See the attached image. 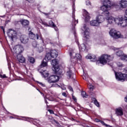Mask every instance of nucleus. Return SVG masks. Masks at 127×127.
Returning <instances> with one entry per match:
<instances>
[{
    "instance_id": "a18cd8bd",
    "label": "nucleus",
    "mask_w": 127,
    "mask_h": 127,
    "mask_svg": "<svg viewBox=\"0 0 127 127\" xmlns=\"http://www.w3.org/2000/svg\"><path fill=\"white\" fill-rule=\"evenodd\" d=\"M48 112H49L50 114H54V111H53V110H48Z\"/></svg>"
},
{
    "instance_id": "f03ea898",
    "label": "nucleus",
    "mask_w": 127,
    "mask_h": 127,
    "mask_svg": "<svg viewBox=\"0 0 127 127\" xmlns=\"http://www.w3.org/2000/svg\"><path fill=\"white\" fill-rule=\"evenodd\" d=\"M113 6L114 4L112 3L111 0H104L103 1V5L101 7V9L102 10V14L105 15V16H109L110 12H109V10L111 9V7Z\"/></svg>"
},
{
    "instance_id": "de8ad7c7",
    "label": "nucleus",
    "mask_w": 127,
    "mask_h": 127,
    "mask_svg": "<svg viewBox=\"0 0 127 127\" xmlns=\"http://www.w3.org/2000/svg\"><path fill=\"white\" fill-rule=\"evenodd\" d=\"M94 88V86H91L89 88L90 90L93 91V88Z\"/></svg>"
},
{
    "instance_id": "cd10ccee",
    "label": "nucleus",
    "mask_w": 127,
    "mask_h": 127,
    "mask_svg": "<svg viewBox=\"0 0 127 127\" xmlns=\"http://www.w3.org/2000/svg\"><path fill=\"white\" fill-rule=\"evenodd\" d=\"M121 60L123 61H127V55L125 54H123V56L121 57Z\"/></svg>"
},
{
    "instance_id": "c85d7f7f",
    "label": "nucleus",
    "mask_w": 127,
    "mask_h": 127,
    "mask_svg": "<svg viewBox=\"0 0 127 127\" xmlns=\"http://www.w3.org/2000/svg\"><path fill=\"white\" fill-rule=\"evenodd\" d=\"M116 55L117 56H119V57H122L124 55V53H123V51H119L117 52Z\"/></svg>"
},
{
    "instance_id": "49530a36",
    "label": "nucleus",
    "mask_w": 127,
    "mask_h": 127,
    "mask_svg": "<svg viewBox=\"0 0 127 127\" xmlns=\"http://www.w3.org/2000/svg\"><path fill=\"white\" fill-rule=\"evenodd\" d=\"M62 95L63 96H64V97H67V95H66V93L65 92H63Z\"/></svg>"
},
{
    "instance_id": "2eb2a0df",
    "label": "nucleus",
    "mask_w": 127,
    "mask_h": 127,
    "mask_svg": "<svg viewBox=\"0 0 127 127\" xmlns=\"http://www.w3.org/2000/svg\"><path fill=\"white\" fill-rule=\"evenodd\" d=\"M66 75L67 76L68 79H73V80H75V74L72 72L71 70H69L66 72Z\"/></svg>"
},
{
    "instance_id": "a211bd4d",
    "label": "nucleus",
    "mask_w": 127,
    "mask_h": 127,
    "mask_svg": "<svg viewBox=\"0 0 127 127\" xmlns=\"http://www.w3.org/2000/svg\"><path fill=\"white\" fill-rule=\"evenodd\" d=\"M90 25L92 26H99L100 23L97 20H94L90 21Z\"/></svg>"
},
{
    "instance_id": "2f4dec72",
    "label": "nucleus",
    "mask_w": 127,
    "mask_h": 127,
    "mask_svg": "<svg viewBox=\"0 0 127 127\" xmlns=\"http://www.w3.org/2000/svg\"><path fill=\"white\" fill-rule=\"evenodd\" d=\"M81 96L83 97V98H87V97H88L87 94L86 93V92L85 91L81 92Z\"/></svg>"
},
{
    "instance_id": "37998d69",
    "label": "nucleus",
    "mask_w": 127,
    "mask_h": 127,
    "mask_svg": "<svg viewBox=\"0 0 127 127\" xmlns=\"http://www.w3.org/2000/svg\"><path fill=\"white\" fill-rule=\"evenodd\" d=\"M68 89L70 91H71L73 93V92H74V91L73 90V88H72V87L71 86H68Z\"/></svg>"
},
{
    "instance_id": "f3484780",
    "label": "nucleus",
    "mask_w": 127,
    "mask_h": 127,
    "mask_svg": "<svg viewBox=\"0 0 127 127\" xmlns=\"http://www.w3.org/2000/svg\"><path fill=\"white\" fill-rule=\"evenodd\" d=\"M116 115L118 116H123L124 115V112H123V108L120 107L117 108L116 110Z\"/></svg>"
},
{
    "instance_id": "3c124183",
    "label": "nucleus",
    "mask_w": 127,
    "mask_h": 127,
    "mask_svg": "<svg viewBox=\"0 0 127 127\" xmlns=\"http://www.w3.org/2000/svg\"><path fill=\"white\" fill-rule=\"evenodd\" d=\"M0 28L3 30V33H4V28H3V26H0Z\"/></svg>"
},
{
    "instance_id": "aec40b11",
    "label": "nucleus",
    "mask_w": 127,
    "mask_h": 127,
    "mask_svg": "<svg viewBox=\"0 0 127 127\" xmlns=\"http://www.w3.org/2000/svg\"><path fill=\"white\" fill-rule=\"evenodd\" d=\"M96 20L99 23H102L105 20V18H104V16L103 15H99L97 18H96Z\"/></svg>"
},
{
    "instance_id": "1a4fd4ad",
    "label": "nucleus",
    "mask_w": 127,
    "mask_h": 127,
    "mask_svg": "<svg viewBox=\"0 0 127 127\" xmlns=\"http://www.w3.org/2000/svg\"><path fill=\"white\" fill-rule=\"evenodd\" d=\"M13 50L17 55L22 53L24 50L23 47L21 45H17L13 48Z\"/></svg>"
},
{
    "instance_id": "423d86ee",
    "label": "nucleus",
    "mask_w": 127,
    "mask_h": 127,
    "mask_svg": "<svg viewBox=\"0 0 127 127\" xmlns=\"http://www.w3.org/2000/svg\"><path fill=\"white\" fill-rule=\"evenodd\" d=\"M116 23H117L120 26L122 27H126L127 26V18L123 19V17L117 18L116 20Z\"/></svg>"
},
{
    "instance_id": "9b49d317",
    "label": "nucleus",
    "mask_w": 127,
    "mask_h": 127,
    "mask_svg": "<svg viewBox=\"0 0 127 127\" xmlns=\"http://www.w3.org/2000/svg\"><path fill=\"white\" fill-rule=\"evenodd\" d=\"M58 81H59V76L57 75H51L48 78L49 83H56Z\"/></svg>"
},
{
    "instance_id": "4468645a",
    "label": "nucleus",
    "mask_w": 127,
    "mask_h": 127,
    "mask_svg": "<svg viewBox=\"0 0 127 127\" xmlns=\"http://www.w3.org/2000/svg\"><path fill=\"white\" fill-rule=\"evenodd\" d=\"M17 59L20 63H24L25 62V58L21 54H18L17 55Z\"/></svg>"
},
{
    "instance_id": "69168bd1",
    "label": "nucleus",
    "mask_w": 127,
    "mask_h": 127,
    "mask_svg": "<svg viewBox=\"0 0 127 127\" xmlns=\"http://www.w3.org/2000/svg\"><path fill=\"white\" fill-rule=\"evenodd\" d=\"M47 107H48V105H47Z\"/></svg>"
},
{
    "instance_id": "6e6d98bb",
    "label": "nucleus",
    "mask_w": 127,
    "mask_h": 127,
    "mask_svg": "<svg viewBox=\"0 0 127 127\" xmlns=\"http://www.w3.org/2000/svg\"><path fill=\"white\" fill-rule=\"evenodd\" d=\"M44 13V14H45L46 16H47V15H49V13Z\"/></svg>"
},
{
    "instance_id": "7c9ffc66",
    "label": "nucleus",
    "mask_w": 127,
    "mask_h": 127,
    "mask_svg": "<svg viewBox=\"0 0 127 127\" xmlns=\"http://www.w3.org/2000/svg\"><path fill=\"white\" fill-rule=\"evenodd\" d=\"M46 66H47V62H42L41 64V67L42 68L43 67H46Z\"/></svg>"
},
{
    "instance_id": "0eeeda50",
    "label": "nucleus",
    "mask_w": 127,
    "mask_h": 127,
    "mask_svg": "<svg viewBox=\"0 0 127 127\" xmlns=\"http://www.w3.org/2000/svg\"><path fill=\"white\" fill-rule=\"evenodd\" d=\"M109 34L113 38H123V36L121 34V32L115 30V29H111L109 32Z\"/></svg>"
},
{
    "instance_id": "603ef678",
    "label": "nucleus",
    "mask_w": 127,
    "mask_h": 127,
    "mask_svg": "<svg viewBox=\"0 0 127 127\" xmlns=\"http://www.w3.org/2000/svg\"><path fill=\"white\" fill-rule=\"evenodd\" d=\"M41 86H42V87H45V84L42 83Z\"/></svg>"
},
{
    "instance_id": "a878e982",
    "label": "nucleus",
    "mask_w": 127,
    "mask_h": 127,
    "mask_svg": "<svg viewBox=\"0 0 127 127\" xmlns=\"http://www.w3.org/2000/svg\"><path fill=\"white\" fill-rule=\"evenodd\" d=\"M69 54H70V56L71 57V58H73V59L75 58V57H76V55H77V54L74 52L73 51H72L71 52H70L69 53Z\"/></svg>"
},
{
    "instance_id": "09e8293b",
    "label": "nucleus",
    "mask_w": 127,
    "mask_h": 127,
    "mask_svg": "<svg viewBox=\"0 0 127 127\" xmlns=\"http://www.w3.org/2000/svg\"><path fill=\"white\" fill-rule=\"evenodd\" d=\"M54 27L56 31H58V28H57V27L56 26V27Z\"/></svg>"
},
{
    "instance_id": "f257e3e1",
    "label": "nucleus",
    "mask_w": 127,
    "mask_h": 127,
    "mask_svg": "<svg viewBox=\"0 0 127 127\" xmlns=\"http://www.w3.org/2000/svg\"><path fill=\"white\" fill-rule=\"evenodd\" d=\"M85 58L86 59H90L91 61H92V62H95V61H98V60H99L100 63H101V64H102L103 65L107 64V62H110V61H111L112 59L111 56L108 55H103L99 59V60H98V59H97V57L95 56H91L88 55Z\"/></svg>"
},
{
    "instance_id": "412c9836",
    "label": "nucleus",
    "mask_w": 127,
    "mask_h": 127,
    "mask_svg": "<svg viewBox=\"0 0 127 127\" xmlns=\"http://www.w3.org/2000/svg\"><path fill=\"white\" fill-rule=\"evenodd\" d=\"M84 15L86 21H88V20L91 18V17H90V15H89V13L86 10H84Z\"/></svg>"
},
{
    "instance_id": "c9c22d12",
    "label": "nucleus",
    "mask_w": 127,
    "mask_h": 127,
    "mask_svg": "<svg viewBox=\"0 0 127 127\" xmlns=\"http://www.w3.org/2000/svg\"><path fill=\"white\" fill-rule=\"evenodd\" d=\"M75 57L77 59H81V58H82V57L81 56V55L79 54H77L75 56Z\"/></svg>"
},
{
    "instance_id": "864d4df0",
    "label": "nucleus",
    "mask_w": 127,
    "mask_h": 127,
    "mask_svg": "<svg viewBox=\"0 0 127 127\" xmlns=\"http://www.w3.org/2000/svg\"><path fill=\"white\" fill-rule=\"evenodd\" d=\"M125 102H127V96L125 98Z\"/></svg>"
},
{
    "instance_id": "ddd939ff",
    "label": "nucleus",
    "mask_w": 127,
    "mask_h": 127,
    "mask_svg": "<svg viewBox=\"0 0 127 127\" xmlns=\"http://www.w3.org/2000/svg\"><path fill=\"white\" fill-rule=\"evenodd\" d=\"M106 19L107 20V22L110 24H111V23H114V22H116V20H117V18H115L113 16H109V15L108 16H106Z\"/></svg>"
},
{
    "instance_id": "f8f14e48",
    "label": "nucleus",
    "mask_w": 127,
    "mask_h": 127,
    "mask_svg": "<svg viewBox=\"0 0 127 127\" xmlns=\"http://www.w3.org/2000/svg\"><path fill=\"white\" fill-rule=\"evenodd\" d=\"M20 40L22 43H23L24 44H26L27 42H28V37L26 35H22L20 38Z\"/></svg>"
},
{
    "instance_id": "4be33fe9",
    "label": "nucleus",
    "mask_w": 127,
    "mask_h": 127,
    "mask_svg": "<svg viewBox=\"0 0 127 127\" xmlns=\"http://www.w3.org/2000/svg\"><path fill=\"white\" fill-rule=\"evenodd\" d=\"M20 22L22 25H24V26H26L29 24V21L27 20L22 19L20 21Z\"/></svg>"
},
{
    "instance_id": "473e14b6",
    "label": "nucleus",
    "mask_w": 127,
    "mask_h": 127,
    "mask_svg": "<svg viewBox=\"0 0 127 127\" xmlns=\"http://www.w3.org/2000/svg\"><path fill=\"white\" fill-rule=\"evenodd\" d=\"M43 76L45 77V78H46V77H48V75H49V73L48 72H46V71H44L43 72Z\"/></svg>"
},
{
    "instance_id": "6e6552de",
    "label": "nucleus",
    "mask_w": 127,
    "mask_h": 127,
    "mask_svg": "<svg viewBox=\"0 0 127 127\" xmlns=\"http://www.w3.org/2000/svg\"><path fill=\"white\" fill-rule=\"evenodd\" d=\"M83 29L84 30V38L85 40H89L90 39V29L87 26V25L84 24L83 26Z\"/></svg>"
},
{
    "instance_id": "052dcab7",
    "label": "nucleus",
    "mask_w": 127,
    "mask_h": 127,
    "mask_svg": "<svg viewBox=\"0 0 127 127\" xmlns=\"http://www.w3.org/2000/svg\"><path fill=\"white\" fill-rule=\"evenodd\" d=\"M45 102L46 104H48V102H47V100H45Z\"/></svg>"
},
{
    "instance_id": "680f3d73",
    "label": "nucleus",
    "mask_w": 127,
    "mask_h": 127,
    "mask_svg": "<svg viewBox=\"0 0 127 127\" xmlns=\"http://www.w3.org/2000/svg\"><path fill=\"white\" fill-rule=\"evenodd\" d=\"M44 24L45 25H47V24L46 23H44Z\"/></svg>"
},
{
    "instance_id": "e2e57ef3",
    "label": "nucleus",
    "mask_w": 127,
    "mask_h": 127,
    "mask_svg": "<svg viewBox=\"0 0 127 127\" xmlns=\"http://www.w3.org/2000/svg\"><path fill=\"white\" fill-rule=\"evenodd\" d=\"M8 65L9 66V65H10L9 64H8Z\"/></svg>"
},
{
    "instance_id": "72a5a7b5",
    "label": "nucleus",
    "mask_w": 127,
    "mask_h": 127,
    "mask_svg": "<svg viewBox=\"0 0 127 127\" xmlns=\"http://www.w3.org/2000/svg\"><path fill=\"white\" fill-rule=\"evenodd\" d=\"M94 100V104L97 107H100V104L98 102V101L96 100V98H93Z\"/></svg>"
},
{
    "instance_id": "bb28decb",
    "label": "nucleus",
    "mask_w": 127,
    "mask_h": 127,
    "mask_svg": "<svg viewBox=\"0 0 127 127\" xmlns=\"http://www.w3.org/2000/svg\"><path fill=\"white\" fill-rule=\"evenodd\" d=\"M28 59V61H29V62L32 64H33V63L35 62V59L31 57H29Z\"/></svg>"
},
{
    "instance_id": "58836bf2",
    "label": "nucleus",
    "mask_w": 127,
    "mask_h": 127,
    "mask_svg": "<svg viewBox=\"0 0 127 127\" xmlns=\"http://www.w3.org/2000/svg\"><path fill=\"white\" fill-rule=\"evenodd\" d=\"M87 78H88V76L87 75V74H86V73H84L83 76V80H86Z\"/></svg>"
},
{
    "instance_id": "ea45409f",
    "label": "nucleus",
    "mask_w": 127,
    "mask_h": 127,
    "mask_svg": "<svg viewBox=\"0 0 127 127\" xmlns=\"http://www.w3.org/2000/svg\"><path fill=\"white\" fill-rule=\"evenodd\" d=\"M32 45L33 47H36V46H37V43H36V42L34 41L32 43Z\"/></svg>"
},
{
    "instance_id": "13d9d810",
    "label": "nucleus",
    "mask_w": 127,
    "mask_h": 127,
    "mask_svg": "<svg viewBox=\"0 0 127 127\" xmlns=\"http://www.w3.org/2000/svg\"><path fill=\"white\" fill-rule=\"evenodd\" d=\"M2 77L3 78H6V76H5V75H3Z\"/></svg>"
},
{
    "instance_id": "5fc2aeb1",
    "label": "nucleus",
    "mask_w": 127,
    "mask_h": 127,
    "mask_svg": "<svg viewBox=\"0 0 127 127\" xmlns=\"http://www.w3.org/2000/svg\"><path fill=\"white\" fill-rule=\"evenodd\" d=\"M38 84H39V85H41V84L42 83V82H40L39 81H37Z\"/></svg>"
},
{
    "instance_id": "bf43d9fd",
    "label": "nucleus",
    "mask_w": 127,
    "mask_h": 127,
    "mask_svg": "<svg viewBox=\"0 0 127 127\" xmlns=\"http://www.w3.org/2000/svg\"><path fill=\"white\" fill-rule=\"evenodd\" d=\"M125 13H126V15H127V9L126 10Z\"/></svg>"
},
{
    "instance_id": "6ab92c4d",
    "label": "nucleus",
    "mask_w": 127,
    "mask_h": 127,
    "mask_svg": "<svg viewBox=\"0 0 127 127\" xmlns=\"http://www.w3.org/2000/svg\"><path fill=\"white\" fill-rule=\"evenodd\" d=\"M122 72H115V77L117 81H121L120 78H122Z\"/></svg>"
},
{
    "instance_id": "393cba45",
    "label": "nucleus",
    "mask_w": 127,
    "mask_h": 127,
    "mask_svg": "<svg viewBox=\"0 0 127 127\" xmlns=\"http://www.w3.org/2000/svg\"><path fill=\"white\" fill-rule=\"evenodd\" d=\"M78 23V20H75V19L73 20V22H72V25H73V27L72 28V30L74 31V34L75 35V33H76V32H75V29H74V25H76V24Z\"/></svg>"
},
{
    "instance_id": "20e7f679",
    "label": "nucleus",
    "mask_w": 127,
    "mask_h": 127,
    "mask_svg": "<svg viewBox=\"0 0 127 127\" xmlns=\"http://www.w3.org/2000/svg\"><path fill=\"white\" fill-rule=\"evenodd\" d=\"M57 56H58V52H57V51H56V50H52L50 53H47L45 60H46V61H49V60H51L52 58H57Z\"/></svg>"
},
{
    "instance_id": "f704fd0d",
    "label": "nucleus",
    "mask_w": 127,
    "mask_h": 127,
    "mask_svg": "<svg viewBox=\"0 0 127 127\" xmlns=\"http://www.w3.org/2000/svg\"><path fill=\"white\" fill-rule=\"evenodd\" d=\"M38 51L39 52H40V53L41 52H42V51H43V47L40 46L38 47Z\"/></svg>"
},
{
    "instance_id": "dca6fc26",
    "label": "nucleus",
    "mask_w": 127,
    "mask_h": 127,
    "mask_svg": "<svg viewBox=\"0 0 127 127\" xmlns=\"http://www.w3.org/2000/svg\"><path fill=\"white\" fill-rule=\"evenodd\" d=\"M29 34L31 39H34V40H35V39H39V36H38V34L35 35L32 32H30Z\"/></svg>"
},
{
    "instance_id": "a19ab883",
    "label": "nucleus",
    "mask_w": 127,
    "mask_h": 127,
    "mask_svg": "<svg viewBox=\"0 0 127 127\" xmlns=\"http://www.w3.org/2000/svg\"><path fill=\"white\" fill-rule=\"evenodd\" d=\"M45 42H47V43H51L50 39L49 38H46L45 39Z\"/></svg>"
},
{
    "instance_id": "e433bc0d",
    "label": "nucleus",
    "mask_w": 127,
    "mask_h": 127,
    "mask_svg": "<svg viewBox=\"0 0 127 127\" xmlns=\"http://www.w3.org/2000/svg\"><path fill=\"white\" fill-rule=\"evenodd\" d=\"M117 66H118V67H123L124 66V64L121 62H118Z\"/></svg>"
},
{
    "instance_id": "8fccbe9b",
    "label": "nucleus",
    "mask_w": 127,
    "mask_h": 127,
    "mask_svg": "<svg viewBox=\"0 0 127 127\" xmlns=\"http://www.w3.org/2000/svg\"><path fill=\"white\" fill-rule=\"evenodd\" d=\"M95 121H96V122L97 123H101V121L100 120H99V119H96Z\"/></svg>"
},
{
    "instance_id": "4d7b16f0",
    "label": "nucleus",
    "mask_w": 127,
    "mask_h": 127,
    "mask_svg": "<svg viewBox=\"0 0 127 127\" xmlns=\"http://www.w3.org/2000/svg\"><path fill=\"white\" fill-rule=\"evenodd\" d=\"M88 4H89L90 5H91V2H90V1H88Z\"/></svg>"
},
{
    "instance_id": "c03bdc74",
    "label": "nucleus",
    "mask_w": 127,
    "mask_h": 127,
    "mask_svg": "<svg viewBox=\"0 0 127 127\" xmlns=\"http://www.w3.org/2000/svg\"><path fill=\"white\" fill-rule=\"evenodd\" d=\"M74 6H75V3H73V5L72 6V10H73V13H74V10H75V8H74Z\"/></svg>"
},
{
    "instance_id": "79ce46f5",
    "label": "nucleus",
    "mask_w": 127,
    "mask_h": 127,
    "mask_svg": "<svg viewBox=\"0 0 127 127\" xmlns=\"http://www.w3.org/2000/svg\"><path fill=\"white\" fill-rule=\"evenodd\" d=\"M72 98L73 100L74 101V102H77V99H76V97H75V96H74V95H73V93L72 94Z\"/></svg>"
},
{
    "instance_id": "5701e85b",
    "label": "nucleus",
    "mask_w": 127,
    "mask_h": 127,
    "mask_svg": "<svg viewBox=\"0 0 127 127\" xmlns=\"http://www.w3.org/2000/svg\"><path fill=\"white\" fill-rule=\"evenodd\" d=\"M122 75L121 76V78L120 79L119 78V80H120L121 82H125L127 80V75L126 73H122Z\"/></svg>"
},
{
    "instance_id": "9d476101",
    "label": "nucleus",
    "mask_w": 127,
    "mask_h": 127,
    "mask_svg": "<svg viewBox=\"0 0 127 127\" xmlns=\"http://www.w3.org/2000/svg\"><path fill=\"white\" fill-rule=\"evenodd\" d=\"M15 34H16V31L11 29H9L7 32V35L12 41H13V38H15Z\"/></svg>"
},
{
    "instance_id": "39448f33",
    "label": "nucleus",
    "mask_w": 127,
    "mask_h": 127,
    "mask_svg": "<svg viewBox=\"0 0 127 127\" xmlns=\"http://www.w3.org/2000/svg\"><path fill=\"white\" fill-rule=\"evenodd\" d=\"M118 3H114V7H115L117 10H120L121 8H126L127 7V0H121L118 1Z\"/></svg>"
},
{
    "instance_id": "4c0bfd02",
    "label": "nucleus",
    "mask_w": 127,
    "mask_h": 127,
    "mask_svg": "<svg viewBox=\"0 0 127 127\" xmlns=\"http://www.w3.org/2000/svg\"><path fill=\"white\" fill-rule=\"evenodd\" d=\"M101 124H102V125H103V126H105V127H110L109 125H107L106 123H105V122H104V121H100Z\"/></svg>"
},
{
    "instance_id": "c756f323",
    "label": "nucleus",
    "mask_w": 127,
    "mask_h": 127,
    "mask_svg": "<svg viewBox=\"0 0 127 127\" xmlns=\"http://www.w3.org/2000/svg\"><path fill=\"white\" fill-rule=\"evenodd\" d=\"M49 24L50 26H51L52 27H56V25H55V24H54V23L52 21H50L49 22Z\"/></svg>"
},
{
    "instance_id": "7ed1b4c3",
    "label": "nucleus",
    "mask_w": 127,
    "mask_h": 127,
    "mask_svg": "<svg viewBox=\"0 0 127 127\" xmlns=\"http://www.w3.org/2000/svg\"><path fill=\"white\" fill-rule=\"evenodd\" d=\"M52 65H53L52 69L56 74H58V75H61L62 74L61 69H60L59 66L58 65V62L57 61V60H52Z\"/></svg>"
},
{
    "instance_id": "0e129e2a",
    "label": "nucleus",
    "mask_w": 127,
    "mask_h": 127,
    "mask_svg": "<svg viewBox=\"0 0 127 127\" xmlns=\"http://www.w3.org/2000/svg\"><path fill=\"white\" fill-rule=\"evenodd\" d=\"M11 119H13V117H11Z\"/></svg>"
},
{
    "instance_id": "b1692460",
    "label": "nucleus",
    "mask_w": 127,
    "mask_h": 127,
    "mask_svg": "<svg viewBox=\"0 0 127 127\" xmlns=\"http://www.w3.org/2000/svg\"><path fill=\"white\" fill-rule=\"evenodd\" d=\"M79 48L82 51H87V47H86V45H85V44H81Z\"/></svg>"
}]
</instances>
